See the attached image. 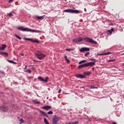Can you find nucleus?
I'll use <instances>...</instances> for the list:
<instances>
[{
  "mask_svg": "<svg viewBox=\"0 0 124 124\" xmlns=\"http://www.w3.org/2000/svg\"><path fill=\"white\" fill-rule=\"evenodd\" d=\"M78 124V121H77V122H76L75 123V124Z\"/></svg>",
  "mask_w": 124,
  "mask_h": 124,
  "instance_id": "nucleus-40",
  "label": "nucleus"
},
{
  "mask_svg": "<svg viewBox=\"0 0 124 124\" xmlns=\"http://www.w3.org/2000/svg\"><path fill=\"white\" fill-rule=\"evenodd\" d=\"M37 20H43L44 19V17L43 16H37Z\"/></svg>",
  "mask_w": 124,
  "mask_h": 124,
  "instance_id": "nucleus-17",
  "label": "nucleus"
},
{
  "mask_svg": "<svg viewBox=\"0 0 124 124\" xmlns=\"http://www.w3.org/2000/svg\"><path fill=\"white\" fill-rule=\"evenodd\" d=\"M28 67V66L26 65L25 66V67L24 68V69H27V68Z\"/></svg>",
  "mask_w": 124,
  "mask_h": 124,
  "instance_id": "nucleus-39",
  "label": "nucleus"
},
{
  "mask_svg": "<svg viewBox=\"0 0 124 124\" xmlns=\"http://www.w3.org/2000/svg\"><path fill=\"white\" fill-rule=\"evenodd\" d=\"M91 61H93L94 62H97V60H96V59H91Z\"/></svg>",
  "mask_w": 124,
  "mask_h": 124,
  "instance_id": "nucleus-25",
  "label": "nucleus"
},
{
  "mask_svg": "<svg viewBox=\"0 0 124 124\" xmlns=\"http://www.w3.org/2000/svg\"><path fill=\"white\" fill-rule=\"evenodd\" d=\"M14 0H9V2L10 3V2H12V1H13Z\"/></svg>",
  "mask_w": 124,
  "mask_h": 124,
  "instance_id": "nucleus-37",
  "label": "nucleus"
},
{
  "mask_svg": "<svg viewBox=\"0 0 124 124\" xmlns=\"http://www.w3.org/2000/svg\"><path fill=\"white\" fill-rule=\"evenodd\" d=\"M30 66H32V65H29V67H30Z\"/></svg>",
  "mask_w": 124,
  "mask_h": 124,
  "instance_id": "nucleus-49",
  "label": "nucleus"
},
{
  "mask_svg": "<svg viewBox=\"0 0 124 124\" xmlns=\"http://www.w3.org/2000/svg\"><path fill=\"white\" fill-rule=\"evenodd\" d=\"M92 70H93V71L94 70V68L93 67V68H92Z\"/></svg>",
  "mask_w": 124,
  "mask_h": 124,
  "instance_id": "nucleus-46",
  "label": "nucleus"
},
{
  "mask_svg": "<svg viewBox=\"0 0 124 124\" xmlns=\"http://www.w3.org/2000/svg\"><path fill=\"white\" fill-rule=\"evenodd\" d=\"M82 41H83V38L81 37H78L73 40V42L78 43V42H82Z\"/></svg>",
  "mask_w": 124,
  "mask_h": 124,
  "instance_id": "nucleus-9",
  "label": "nucleus"
},
{
  "mask_svg": "<svg viewBox=\"0 0 124 124\" xmlns=\"http://www.w3.org/2000/svg\"><path fill=\"white\" fill-rule=\"evenodd\" d=\"M70 51H73V49L70 48Z\"/></svg>",
  "mask_w": 124,
  "mask_h": 124,
  "instance_id": "nucleus-41",
  "label": "nucleus"
},
{
  "mask_svg": "<svg viewBox=\"0 0 124 124\" xmlns=\"http://www.w3.org/2000/svg\"><path fill=\"white\" fill-rule=\"evenodd\" d=\"M84 11H85V12H86V11H87V9L84 8Z\"/></svg>",
  "mask_w": 124,
  "mask_h": 124,
  "instance_id": "nucleus-42",
  "label": "nucleus"
},
{
  "mask_svg": "<svg viewBox=\"0 0 124 124\" xmlns=\"http://www.w3.org/2000/svg\"><path fill=\"white\" fill-rule=\"evenodd\" d=\"M19 121H20V122H21V123H20V124H22V123H25V121H24V120H23V119H20V120H19Z\"/></svg>",
  "mask_w": 124,
  "mask_h": 124,
  "instance_id": "nucleus-27",
  "label": "nucleus"
},
{
  "mask_svg": "<svg viewBox=\"0 0 124 124\" xmlns=\"http://www.w3.org/2000/svg\"><path fill=\"white\" fill-rule=\"evenodd\" d=\"M61 120V118L57 116H55L52 119V123L53 124H58V122H59Z\"/></svg>",
  "mask_w": 124,
  "mask_h": 124,
  "instance_id": "nucleus-6",
  "label": "nucleus"
},
{
  "mask_svg": "<svg viewBox=\"0 0 124 124\" xmlns=\"http://www.w3.org/2000/svg\"><path fill=\"white\" fill-rule=\"evenodd\" d=\"M44 122L46 124H49V122H48V120L46 118H44Z\"/></svg>",
  "mask_w": 124,
  "mask_h": 124,
  "instance_id": "nucleus-21",
  "label": "nucleus"
},
{
  "mask_svg": "<svg viewBox=\"0 0 124 124\" xmlns=\"http://www.w3.org/2000/svg\"><path fill=\"white\" fill-rule=\"evenodd\" d=\"M43 109H45L46 110H49V109H51V106H45L43 107Z\"/></svg>",
  "mask_w": 124,
  "mask_h": 124,
  "instance_id": "nucleus-12",
  "label": "nucleus"
},
{
  "mask_svg": "<svg viewBox=\"0 0 124 124\" xmlns=\"http://www.w3.org/2000/svg\"><path fill=\"white\" fill-rule=\"evenodd\" d=\"M0 108L1 110H2V111H7V108H6V107L2 106Z\"/></svg>",
  "mask_w": 124,
  "mask_h": 124,
  "instance_id": "nucleus-13",
  "label": "nucleus"
},
{
  "mask_svg": "<svg viewBox=\"0 0 124 124\" xmlns=\"http://www.w3.org/2000/svg\"><path fill=\"white\" fill-rule=\"evenodd\" d=\"M108 31H114V29L111 28L110 30H108Z\"/></svg>",
  "mask_w": 124,
  "mask_h": 124,
  "instance_id": "nucleus-33",
  "label": "nucleus"
},
{
  "mask_svg": "<svg viewBox=\"0 0 124 124\" xmlns=\"http://www.w3.org/2000/svg\"><path fill=\"white\" fill-rule=\"evenodd\" d=\"M25 40H28L29 41H31V42H35L36 43H39V42L36 40H33L32 39H30L28 38H25Z\"/></svg>",
  "mask_w": 124,
  "mask_h": 124,
  "instance_id": "nucleus-11",
  "label": "nucleus"
},
{
  "mask_svg": "<svg viewBox=\"0 0 124 124\" xmlns=\"http://www.w3.org/2000/svg\"><path fill=\"white\" fill-rule=\"evenodd\" d=\"M15 36H16V37L18 39H20V40H21L22 39V38H21L19 36V35H18L17 34H16Z\"/></svg>",
  "mask_w": 124,
  "mask_h": 124,
  "instance_id": "nucleus-24",
  "label": "nucleus"
},
{
  "mask_svg": "<svg viewBox=\"0 0 124 124\" xmlns=\"http://www.w3.org/2000/svg\"><path fill=\"white\" fill-rule=\"evenodd\" d=\"M76 8L75 7H73V9H66L64 11L65 12H67L68 13H74L75 14H78L80 13V11L78 10H75Z\"/></svg>",
  "mask_w": 124,
  "mask_h": 124,
  "instance_id": "nucleus-1",
  "label": "nucleus"
},
{
  "mask_svg": "<svg viewBox=\"0 0 124 124\" xmlns=\"http://www.w3.org/2000/svg\"><path fill=\"white\" fill-rule=\"evenodd\" d=\"M89 55H90V52H86L84 56H85V57H88V56H89Z\"/></svg>",
  "mask_w": 124,
  "mask_h": 124,
  "instance_id": "nucleus-26",
  "label": "nucleus"
},
{
  "mask_svg": "<svg viewBox=\"0 0 124 124\" xmlns=\"http://www.w3.org/2000/svg\"><path fill=\"white\" fill-rule=\"evenodd\" d=\"M33 102H34L35 103H36L37 104H39L40 103V102H37L35 100H33Z\"/></svg>",
  "mask_w": 124,
  "mask_h": 124,
  "instance_id": "nucleus-32",
  "label": "nucleus"
},
{
  "mask_svg": "<svg viewBox=\"0 0 124 124\" xmlns=\"http://www.w3.org/2000/svg\"><path fill=\"white\" fill-rule=\"evenodd\" d=\"M64 57L65 60V61L67 62V63H69V62H70V61H69V59H67V56L65 55Z\"/></svg>",
  "mask_w": 124,
  "mask_h": 124,
  "instance_id": "nucleus-16",
  "label": "nucleus"
},
{
  "mask_svg": "<svg viewBox=\"0 0 124 124\" xmlns=\"http://www.w3.org/2000/svg\"><path fill=\"white\" fill-rule=\"evenodd\" d=\"M18 30H19V31H34L29 28H24L22 27H18Z\"/></svg>",
  "mask_w": 124,
  "mask_h": 124,
  "instance_id": "nucleus-4",
  "label": "nucleus"
},
{
  "mask_svg": "<svg viewBox=\"0 0 124 124\" xmlns=\"http://www.w3.org/2000/svg\"><path fill=\"white\" fill-rule=\"evenodd\" d=\"M38 79L39 80H40V81H41V82H44V83H47V82H48V80L49 78H48V77H46L45 78V79L41 77H39Z\"/></svg>",
  "mask_w": 124,
  "mask_h": 124,
  "instance_id": "nucleus-7",
  "label": "nucleus"
},
{
  "mask_svg": "<svg viewBox=\"0 0 124 124\" xmlns=\"http://www.w3.org/2000/svg\"><path fill=\"white\" fill-rule=\"evenodd\" d=\"M95 64V62H88L85 64L80 65L78 66V68H84L85 67H89V66H93Z\"/></svg>",
  "mask_w": 124,
  "mask_h": 124,
  "instance_id": "nucleus-2",
  "label": "nucleus"
},
{
  "mask_svg": "<svg viewBox=\"0 0 124 124\" xmlns=\"http://www.w3.org/2000/svg\"><path fill=\"white\" fill-rule=\"evenodd\" d=\"M89 89H95V88H94V87H93V85L90 86L89 87Z\"/></svg>",
  "mask_w": 124,
  "mask_h": 124,
  "instance_id": "nucleus-30",
  "label": "nucleus"
},
{
  "mask_svg": "<svg viewBox=\"0 0 124 124\" xmlns=\"http://www.w3.org/2000/svg\"><path fill=\"white\" fill-rule=\"evenodd\" d=\"M62 92V89H60L58 91V93H61Z\"/></svg>",
  "mask_w": 124,
  "mask_h": 124,
  "instance_id": "nucleus-36",
  "label": "nucleus"
},
{
  "mask_svg": "<svg viewBox=\"0 0 124 124\" xmlns=\"http://www.w3.org/2000/svg\"><path fill=\"white\" fill-rule=\"evenodd\" d=\"M20 55L22 56L23 57V56H24V54L23 53H20Z\"/></svg>",
  "mask_w": 124,
  "mask_h": 124,
  "instance_id": "nucleus-38",
  "label": "nucleus"
},
{
  "mask_svg": "<svg viewBox=\"0 0 124 124\" xmlns=\"http://www.w3.org/2000/svg\"><path fill=\"white\" fill-rule=\"evenodd\" d=\"M87 62V61L86 60H83L82 61H80L79 62V64H82V63H85V62Z\"/></svg>",
  "mask_w": 124,
  "mask_h": 124,
  "instance_id": "nucleus-18",
  "label": "nucleus"
},
{
  "mask_svg": "<svg viewBox=\"0 0 124 124\" xmlns=\"http://www.w3.org/2000/svg\"><path fill=\"white\" fill-rule=\"evenodd\" d=\"M91 73L90 72H84V74H85V75H91Z\"/></svg>",
  "mask_w": 124,
  "mask_h": 124,
  "instance_id": "nucleus-23",
  "label": "nucleus"
},
{
  "mask_svg": "<svg viewBox=\"0 0 124 124\" xmlns=\"http://www.w3.org/2000/svg\"><path fill=\"white\" fill-rule=\"evenodd\" d=\"M76 77L77 78H81V79H85L86 76L82 74H77L76 75Z\"/></svg>",
  "mask_w": 124,
  "mask_h": 124,
  "instance_id": "nucleus-10",
  "label": "nucleus"
},
{
  "mask_svg": "<svg viewBox=\"0 0 124 124\" xmlns=\"http://www.w3.org/2000/svg\"><path fill=\"white\" fill-rule=\"evenodd\" d=\"M6 48V45L3 44L1 46H0V50H4Z\"/></svg>",
  "mask_w": 124,
  "mask_h": 124,
  "instance_id": "nucleus-14",
  "label": "nucleus"
},
{
  "mask_svg": "<svg viewBox=\"0 0 124 124\" xmlns=\"http://www.w3.org/2000/svg\"><path fill=\"white\" fill-rule=\"evenodd\" d=\"M7 61H8V62H10V63H14V64H16V62H14L12 60H7Z\"/></svg>",
  "mask_w": 124,
  "mask_h": 124,
  "instance_id": "nucleus-20",
  "label": "nucleus"
},
{
  "mask_svg": "<svg viewBox=\"0 0 124 124\" xmlns=\"http://www.w3.org/2000/svg\"><path fill=\"white\" fill-rule=\"evenodd\" d=\"M112 124H117V123H116V122H113L112 123Z\"/></svg>",
  "mask_w": 124,
  "mask_h": 124,
  "instance_id": "nucleus-43",
  "label": "nucleus"
},
{
  "mask_svg": "<svg viewBox=\"0 0 124 124\" xmlns=\"http://www.w3.org/2000/svg\"><path fill=\"white\" fill-rule=\"evenodd\" d=\"M111 54H112V53H111V52H107V53H105V55L106 56L107 55H111Z\"/></svg>",
  "mask_w": 124,
  "mask_h": 124,
  "instance_id": "nucleus-31",
  "label": "nucleus"
},
{
  "mask_svg": "<svg viewBox=\"0 0 124 124\" xmlns=\"http://www.w3.org/2000/svg\"><path fill=\"white\" fill-rule=\"evenodd\" d=\"M124 53L121 55V56H124Z\"/></svg>",
  "mask_w": 124,
  "mask_h": 124,
  "instance_id": "nucleus-44",
  "label": "nucleus"
},
{
  "mask_svg": "<svg viewBox=\"0 0 124 124\" xmlns=\"http://www.w3.org/2000/svg\"><path fill=\"white\" fill-rule=\"evenodd\" d=\"M25 72H27V73L31 74V70H26L25 71Z\"/></svg>",
  "mask_w": 124,
  "mask_h": 124,
  "instance_id": "nucleus-22",
  "label": "nucleus"
},
{
  "mask_svg": "<svg viewBox=\"0 0 124 124\" xmlns=\"http://www.w3.org/2000/svg\"><path fill=\"white\" fill-rule=\"evenodd\" d=\"M109 32H110V34L112 33V31H110Z\"/></svg>",
  "mask_w": 124,
  "mask_h": 124,
  "instance_id": "nucleus-48",
  "label": "nucleus"
},
{
  "mask_svg": "<svg viewBox=\"0 0 124 124\" xmlns=\"http://www.w3.org/2000/svg\"><path fill=\"white\" fill-rule=\"evenodd\" d=\"M33 62H37V61H36V60H34L33 61Z\"/></svg>",
  "mask_w": 124,
  "mask_h": 124,
  "instance_id": "nucleus-47",
  "label": "nucleus"
},
{
  "mask_svg": "<svg viewBox=\"0 0 124 124\" xmlns=\"http://www.w3.org/2000/svg\"><path fill=\"white\" fill-rule=\"evenodd\" d=\"M109 62H115V59H113V60H109Z\"/></svg>",
  "mask_w": 124,
  "mask_h": 124,
  "instance_id": "nucleus-35",
  "label": "nucleus"
},
{
  "mask_svg": "<svg viewBox=\"0 0 124 124\" xmlns=\"http://www.w3.org/2000/svg\"><path fill=\"white\" fill-rule=\"evenodd\" d=\"M41 114H42V115H44V116H46V117L47 118H48V115H47V113H46L42 111H41Z\"/></svg>",
  "mask_w": 124,
  "mask_h": 124,
  "instance_id": "nucleus-19",
  "label": "nucleus"
},
{
  "mask_svg": "<svg viewBox=\"0 0 124 124\" xmlns=\"http://www.w3.org/2000/svg\"><path fill=\"white\" fill-rule=\"evenodd\" d=\"M72 123L69 122V123H68L67 124H72Z\"/></svg>",
  "mask_w": 124,
  "mask_h": 124,
  "instance_id": "nucleus-45",
  "label": "nucleus"
},
{
  "mask_svg": "<svg viewBox=\"0 0 124 124\" xmlns=\"http://www.w3.org/2000/svg\"><path fill=\"white\" fill-rule=\"evenodd\" d=\"M81 53H83V52H89L90 48L89 47H82L79 50Z\"/></svg>",
  "mask_w": 124,
  "mask_h": 124,
  "instance_id": "nucleus-8",
  "label": "nucleus"
},
{
  "mask_svg": "<svg viewBox=\"0 0 124 124\" xmlns=\"http://www.w3.org/2000/svg\"><path fill=\"white\" fill-rule=\"evenodd\" d=\"M47 114H48V115H52V114H53V111H49L47 112Z\"/></svg>",
  "mask_w": 124,
  "mask_h": 124,
  "instance_id": "nucleus-29",
  "label": "nucleus"
},
{
  "mask_svg": "<svg viewBox=\"0 0 124 124\" xmlns=\"http://www.w3.org/2000/svg\"><path fill=\"white\" fill-rule=\"evenodd\" d=\"M66 51H67V52L70 51V48H67L66 49Z\"/></svg>",
  "mask_w": 124,
  "mask_h": 124,
  "instance_id": "nucleus-34",
  "label": "nucleus"
},
{
  "mask_svg": "<svg viewBox=\"0 0 124 124\" xmlns=\"http://www.w3.org/2000/svg\"><path fill=\"white\" fill-rule=\"evenodd\" d=\"M83 40H84L86 42L92 43V44H97V42H96V41L93 40L92 38L88 37H85L83 38Z\"/></svg>",
  "mask_w": 124,
  "mask_h": 124,
  "instance_id": "nucleus-3",
  "label": "nucleus"
},
{
  "mask_svg": "<svg viewBox=\"0 0 124 124\" xmlns=\"http://www.w3.org/2000/svg\"><path fill=\"white\" fill-rule=\"evenodd\" d=\"M0 54L3 56H5V57H7V56H8V53L6 52H0Z\"/></svg>",
  "mask_w": 124,
  "mask_h": 124,
  "instance_id": "nucleus-15",
  "label": "nucleus"
},
{
  "mask_svg": "<svg viewBox=\"0 0 124 124\" xmlns=\"http://www.w3.org/2000/svg\"><path fill=\"white\" fill-rule=\"evenodd\" d=\"M8 16H9V17H11V16H13V13H10L9 14H8Z\"/></svg>",
  "mask_w": 124,
  "mask_h": 124,
  "instance_id": "nucleus-28",
  "label": "nucleus"
},
{
  "mask_svg": "<svg viewBox=\"0 0 124 124\" xmlns=\"http://www.w3.org/2000/svg\"><path fill=\"white\" fill-rule=\"evenodd\" d=\"M35 56L36 57L39 59V60H42L44 58H45L46 55L41 54V53H35Z\"/></svg>",
  "mask_w": 124,
  "mask_h": 124,
  "instance_id": "nucleus-5",
  "label": "nucleus"
}]
</instances>
